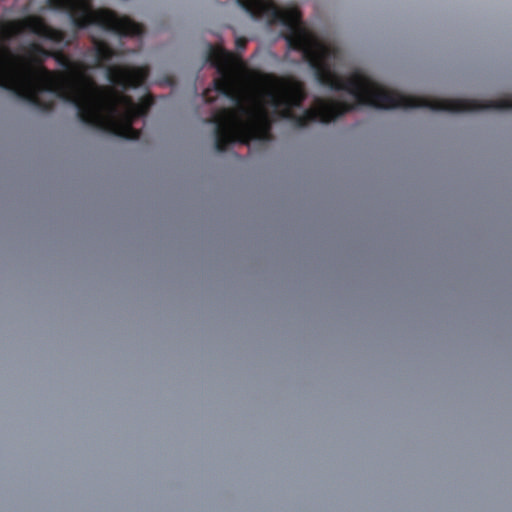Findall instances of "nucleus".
Instances as JSON below:
<instances>
[{"label":"nucleus","mask_w":512,"mask_h":512,"mask_svg":"<svg viewBox=\"0 0 512 512\" xmlns=\"http://www.w3.org/2000/svg\"><path fill=\"white\" fill-rule=\"evenodd\" d=\"M241 4L253 17H265L270 23L283 25L287 30L284 35L287 47L301 52L317 81L333 91L349 93L355 102L317 97L313 107L297 115L294 109L300 108L307 98L304 84L294 77L268 75L256 104L248 106L236 99L235 108H222L204 119V123L215 126L214 146L220 153L225 152L231 143L271 140L273 120L265 104L273 109L275 116L292 122L296 128H305L313 122L331 123L358 106L378 109L428 108L452 113L480 111L479 99H431L404 95L385 89L359 70L344 78L331 64L337 58V49L321 42L306 28L298 8H280L272 0H243Z\"/></svg>","instance_id":"f257e3e1"},{"label":"nucleus","mask_w":512,"mask_h":512,"mask_svg":"<svg viewBox=\"0 0 512 512\" xmlns=\"http://www.w3.org/2000/svg\"><path fill=\"white\" fill-rule=\"evenodd\" d=\"M50 58L63 71L51 70L54 75L41 83L42 92L52 93L72 104L84 125L123 139H140L142 132L135 129L133 123L148 114L152 100L147 98L136 103L131 96L98 85L89 74L88 65L72 60L62 51H51Z\"/></svg>","instance_id":"f03ea898"},{"label":"nucleus","mask_w":512,"mask_h":512,"mask_svg":"<svg viewBox=\"0 0 512 512\" xmlns=\"http://www.w3.org/2000/svg\"><path fill=\"white\" fill-rule=\"evenodd\" d=\"M29 32L40 38L62 43L65 33L53 28L39 16H29L22 20L0 22V88L13 93L38 110L49 113L54 109L53 100H43L41 83L51 78L44 62L50 58L51 50L32 42L27 46V59L16 57L9 48V42L16 36Z\"/></svg>","instance_id":"7ed1b4c3"},{"label":"nucleus","mask_w":512,"mask_h":512,"mask_svg":"<svg viewBox=\"0 0 512 512\" xmlns=\"http://www.w3.org/2000/svg\"><path fill=\"white\" fill-rule=\"evenodd\" d=\"M53 10L69 13L74 27L78 30L97 25L103 30L119 36H142L144 27L126 16H119L107 9H93L91 0H47Z\"/></svg>","instance_id":"20e7f679"},{"label":"nucleus","mask_w":512,"mask_h":512,"mask_svg":"<svg viewBox=\"0 0 512 512\" xmlns=\"http://www.w3.org/2000/svg\"><path fill=\"white\" fill-rule=\"evenodd\" d=\"M96 68H105L107 80L114 86L127 90L141 86L149 75L144 66L108 65L116 51L104 40L92 37Z\"/></svg>","instance_id":"39448f33"},{"label":"nucleus","mask_w":512,"mask_h":512,"mask_svg":"<svg viewBox=\"0 0 512 512\" xmlns=\"http://www.w3.org/2000/svg\"><path fill=\"white\" fill-rule=\"evenodd\" d=\"M207 61L217 69L221 76L214 79L213 89L208 88L204 91L203 98L205 102L211 103L214 101L210 96L212 91L217 92L219 95L233 98L231 81L228 78V74L241 64V59L233 52L221 46L209 44Z\"/></svg>","instance_id":"423d86ee"},{"label":"nucleus","mask_w":512,"mask_h":512,"mask_svg":"<svg viewBox=\"0 0 512 512\" xmlns=\"http://www.w3.org/2000/svg\"><path fill=\"white\" fill-rule=\"evenodd\" d=\"M246 44H247V40L245 38H242V37L237 38L236 41H235L236 49L238 51L244 50L245 47H246Z\"/></svg>","instance_id":"0eeeda50"}]
</instances>
